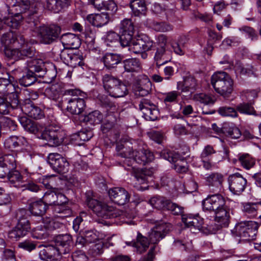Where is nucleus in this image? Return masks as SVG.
I'll list each match as a JSON object with an SVG mask.
<instances>
[{
    "mask_svg": "<svg viewBox=\"0 0 261 261\" xmlns=\"http://www.w3.org/2000/svg\"><path fill=\"white\" fill-rule=\"evenodd\" d=\"M47 207L40 199L36 201H30L29 203L28 210L34 216H42L47 211Z\"/></svg>",
    "mask_w": 261,
    "mask_h": 261,
    "instance_id": "obj_28",
    "label": "nucleus"
},
{
    "mask_svg": "<svg viewBox=\"0 0 261 261\" xmlns=\"http://www.w3.org/2000/svg\"><path fill=\"white\" fill-rule=\"evenodd\" d=\"M36 32L41 42L50 44L59 37L61 29L57 25H42L36 28Z\"/></svg>",
    "mask_w": 261,
    "mask_h": 261,
    "instance_id": "obj_8",
    "label": "nucleus"
},
{
    "mask_svg": "<svg viewBox=\"0 0 261 261\" xmlns=\"http://www.w3.org/2000/svg\"><path fill=\"white\" fill-rule=\"evenodd\" d=\"M123 64L125 71L127 72H137L141 68L140 62L136 58L124 60Z\"/></svg>",
    "mask_w": 261,
    "mask_h": 261,
    "instance_id": "obj_39",
    "label": "nucleus"
},
{
    "mask_svg": "<svg viewBox=\"0 0 261 261\" xmlns=\"http://www.w3.org/2000/svg\"><path fill=\"white\" fill-rule=\"evenodd\" d=\"M9 7H17L16 10L19 11L22 15L16 14L14 16L0 18V30L6 27L17 29L20 24L22 18L28 23H33L36 26L39 22V13L36 5L31 4L30 0H7Z\"/></svg>",
    "mask_w": 261,
    "mask_h": 261,
    "instance_id": "obj_1",
    "label": "nucleus"
},
{
    "mask_svg": "<svg viewBox=\"0 0 261 261\" xmlns=\"http://www.w3.org/2000/svg\"><path fill=\"white\" fill-rule=\"evenodd\" d=\"M15 217L17 220V224L31 226L28 220V215L25 209L21 208L17 210L15 213Z\"/></svg>",
    "mask_w": 261,
    "mask_h": 261,
    "instance_id": "obj_49",
    "label": "nucleus"
},
{
    "mask_svg": "<svg viewBox=\"0 0 261 261\" xmlns=\"http://www.w3.org/2000/svg\"><path fill=\"white\" fill-rule=\"evenodd\" d=\"M71 0H46V8L55 13H58L70 5Z\"/></svg>",
    "mask_w": 261,
    "mask_h": 261,
    "instance_id": "obj_33",
    "label": "nucleus"
},
{
    "mask_svg": "<svg viewBox=\"0 0 261 261\" xmlns=\"http://www.w3.org/2000/svg\"><path fill=\"white\" fill-rule=\"evenodd\" d=\"M182 222L187 227L200 230L203 224V219L199 215L182 214L181 216Z\"/></svg>",
    "mask_w": 261,
    "mask_h": 261,
    "instance_id": "obj_23",
    "label": "nucleus"
},
{
    "mask_svg": "<svg viewBox=\"0 0 261 261\" xmlns=\"http://www.w3.org/2000/svg\"><path fill=\"white\" fill-rule=\"evenodd\" d=\"M123 59L120 55L113 53H107L102 58L105 66L108 69H112L116 67Z\"/></svg>",
    "mask_w": 261,
    "mask_h": 261,
    "instance_id": "obj_29",
    "label": "nucleus"
},
{
    "mask_svg": "<svg viewBox=\"0 0 261 261\" xmlns=\"http://www.w3.org/2000/svg\"><path fill=\"white\" fill-rule=\"evenodd\" d=\"M135 27L130 19H123L120 24V32L134 34Z\"/></svg>",
    "mask_w": 261,
    "mask_h": 261,
    "instance_id": "obj_53",
    "label": "nucleus"
},
{
    "mask_svg": "<svg viewBox=\"0 0 261 261\" xmlns=\"http://www.w3.org/2000/svg\"><path fill=\"white\" fill-rule=\"evenodd\" d=\"M15 33L10 32L3 35L1 37V42L5 47H9V46L15 44Z\"/></svg>",
    "mask_w": 261,
    "mask_h": 261,
    "instance_id": "obj_55",
    "label": "nucleus"
},
{
    "mask_svg": "<svg viewBox=\"0 0 261 261\" xmlns=\"http://www.w3.org/2000/svg\"><path fill=\"white\" fill-rule=\"evenodd\" d=\"M104 250V244L102 241H98L95 244L91 247L89 250V253L93 257L102 254Z\"/></svg>",
    "mask_w": 261,
    "mask_h": 261,
    "instance_id": "obj_54",
    "label": "nucleus"
},
{
    "mask_svg": "<svg viewBox=\"0 0 261 261\" xmlns=\"http://www.w3.org/2000/svg\"><path fill=\"white\" fill-rule=\"evenodd\" d=\"M87 20L90 23L96 27H101L109 21V16L107 13L90 14L87 16Z\"/></svg>",
    "mask_w": 261,
    "mask_h": 261,
    "instance_id": "obj_31",
    "label": "nucleus"
},
{
    "mask_svg": "<svg viewBox=\"0 0 261 261\" xmlns=\"http://www.w3.org/2000/svg\"><path fill=\"white\" fill-rule=\"evenodd\" d=\"M83 60V56L79 51L77 53H73V56H71L67 65L73 67L77 65L82 66L84 64Z\"/></svg>",
    "mask_w": 261,
    "mask_h": 261,
    "instance_id": "obj_59",
    "label": "nucleus"
},
{
    "mask_svg": "<svg viewBox=\"0 0 261 261\" xmlns=\"http://www.w3.org/2000/svg\"><path fill=\"white\" fill-rule=\"evenodd\" d=\"M110 199L118 205H124L129 201L130 194L123 188L114 187L108 191Z\"/></svg>",
    "mask_w": 261,
    "mask_h": 261,
    "instance_id": "obj_19",
    "label": "nucleus"
},
{
    "mask_svg": "<svg viewBox=\"0 0 261 261\" xmlns=\"http://www.w3.org/2000/svg\"><path fill=\"white\" fill-rule=\"evenodd\" d=\"M197 87L196 79L193 76H188L184 80L181 91L192 93L196 90Z\"/></svg>",
    "mask_w": 261,
    "mask_h": 261,
    "instance_id": "obj_45",
    "label": "nucleus"
},
{
    "mask_svg": "<svg viewBox=\"0 0 261 261\" xmlns=\"http://www.w3.org/2000/svg\"><path fill=\"white\" fill-rule=\"evenodd\" d=\"M7 178L11 183H15L16 182H24L25 180L24 177L21 175L20 172L15 169L12 170L8 174Z\"/></svg>",
    "mask_w": 261,
    "mask_h": 261,
    "instance_id": "obj_57",
    "label": "nucleus"
},
{
    "mask_svg": "<svg viewBox=\"0 0 261 261\" xmlns=\"http://www.w3.org/2000/svg\"><path fill=\"white\" fill-rule=\"evenodd\" d=\"M153 28L155 31L159 32H168L173 29L172 25L165 22H154Z\"/></svg>",
    "mask_w": 261,
    "mask_h": 261,
    "instance_id": "obj_64",
    "label": "nucleus"
},
{
    "mask_svg": "<svg viewBox=\"0 0 261 261\" xmlns=\"http://www.w3.org/2000/svg\"><path fill=\"white\" fill-rule=\"evenodd\" d=\"M211 84L215 91L224 98H228L233 90V81L225 72L215 73L211 77Z\"/></svg>",
    "mask_w": 261,
    "mask_h": 261,
    "instance_id": "obj_4",
    "label": "nucleus"
},
{
    "mask_svg": "<svg viewBox=\"0 0 261 261\" xmlns=\"http://www.w3.org/2000/svg\"><path fill=\"white\" fill-rule=\"evenodd\" d=\"M127 244H132L135 247L136 251L139 254H142L145 252L149 247L150 242L148 238L142 236L140 232L138 233L137 242H129Z\"/></svg>",
    "mask_w": 261,
    "mask_h": 261,
    "instance_id": "obj_34",
    "label": "nucleus"
},
{
    "mask_svg": "<svg viewBox=\"0 0 261 261\" xmlns=\"http://www.w3.org/2000/svg\"><path fill=\"white\" fill-rule=\"evenodd\" d=\"M218 112L220 115L224 117L237 118L239 116L236 107L234 108L227 106L221 107L218 109Z\"/></svg>",
    "mask_w": 261,
    "mask_h": 261,
    "instance_id": "obj_52",
    "label": "nucleus"
},
{
    "mask_svg": "<svg viewBox=\"0 0 261 261\" xmlns=\"http://www.w3.org/2000/svg\"><path fill=\"white\" fill-rule=\"evenodd\" d=\"M225 204L224 197L219 194L210 195L202 201L203 209L210 212H214L224 206Z\"/></svg>",
    "mask_w": 261,
    "mask_h": 261,
    "instance_id": "obj_17",
    "label": "nucleus"
},
{
    "mask_svg": "<svg viewBox=\"0 0 261 261\" xmlns=\"http://www.w3.org/2000/svg\"><path fill=\"white\" fill-rule=\"evenodd\" d=\"M55 248L60 255L69 253L72 249V238L69 234H59L54 238Z\"/></svg>",
    "mask_w": 261,
    "mask_h": 261,
    "instance_id": "obj_14",
    "label": "nucleus"
},
{
    "mask_svg": "<svg viewBox=\"0 0 261 261\" xmlns=\"http://www.w3.org/2000/svg\"><path fill=\"white\" fill-rule=\"evenodd\" d=\"M38 138L48 141L53 146H58L63 141L64 133L61 129L54 126H43Z\"/></svg>",
    "mask_w": 261,
    "mask_h": 261,
    "instance_id": "obj_11",
    "label": "nucleus"
},
{
    "mask_svg": "<svg viewBox=\"0 0 261 261\" xmlns=\"http://www.w3.org/2000/svg\"><path fill=\"white\" fill-rule=\"evenodd\" d=\"M229 188L234 194L240 195L245 189L247 180L239 173H236L229 176L228 178Z\"/></svg>",
    "mask_w": 261,
    "mask_h": 261,
    "instance_id": "obj_18",
    "label": "nucleus"
},
{
    "mask_svg": "<svg viewBox=\"0 0 261 261\" xmlns=\"http://www.w3.org/2000/svg\"><path fill=\"white\" fill-rule=\"evenodd\" d=\"M258 226V223L254 221L241 222L235 226L236 236H239L246 241L253 240L257 234Z\"/></svg>",
    "mask_w": 261,
    "mask_h": 261,
    "instance_id": "obj_9",
    "label": "nucleus"
},
{
    "mask_svg": "<svg viewBox=\"0 0 261 261\" xmlns=\"http://www.w3.org/2000/svg\"><path fill=\"white\" fill-rule=\"evenodd\" d=\"M47 163L52 169L59 174H64L68 171L69 163L61 154L57 153H49Z\"/></svg>",
    "mask_w": 261,
    "mask_h": 261,
    "instance_id": "obj_12",
    "label": "nucleus"
},
{
    "mask_svg": "<svg viewBox=\"0 0 261 261\" xmlns=\"http://www.w3.org/2000/svg\"><path fill=\"white\" fill-rule=\"evenodd\" d=\"M22 47V49L20 50V59H23L25 58H32L35 55V49L33 47H28V45H25Z\"/></svg>",
    "mask_w": 261,
    "mask_h": 261,
    "instance_id": "obj_62",
    "label": "nucleus"
},
{
    "mask_svg": "<svg viewBox=\"0 0 261 261\" xmlns=\"http://www.w3.org/2000/svg\"><path fill=\"white\" fill-rule=\"evenodd\" d=\"M120 156L125 158H133L139 164L145 165L153 160V153L149 150L142 149L134 151L133 147L126 148V150L119 153Z\"/></svg>",
    "mask_w": 261,
    "mask_h": 261,
    "instance_id": "obj_10",
    "label": "nucleus"
},
{
    "mask_svg": "<svg viewBox=\"0 0 261 261\" xmlns=\"http://www.w3.org/2000/svg\"><path fill=\"white\" fill-rule=\"evenodd\" d=\"M91 193L89 191L86 193V203L87 206L99 217L104 219H111L116 217V210L113 206L99 201L91 196Z\"/></svg>",
    "mask_w": 261,
    "mask_h": 261,
    "instance_id": "obj_6",
    "label": "nucleus"
},
{
    "mask_svg": "<svg viewBox=\"0 0 261 261\" xmlns=\"http://www.w3.org/2000/svg\"><path fill=\"white\" fill-rule=\"evenodd\" d=\"M93 133L91 130H82L73 135L72 139L76 141V144L80 145L83 144V142H80L81 141H87L93 137Z\"/></svg>",
    "mask_w": 261,
    "mask_h": 261,
    "instance_id": "obj_46",
    "label": "nucleus"
},
{
    "mask_svg": "<svg viewBox=\"0 0 261 261\" xmlns=\"http://www.w3.org/2000/svg\"><path fill=\"white\" fill-rule=\"evenodd\" d=\"M19 121L24 129L31 133L40 135L43 125L32 121L25 116H19Z\"/></svg>",
    "mask_w": 261,
    "mask_h": 261,
    "instance_id": "obj_24",
    "label": "nucleus"
},
{
    "mask_svg": "<svg viewBox=\"0 0 261 261\" xmlns=\"http://www.w3.org/2000/svg\"><path fill=\"white\" fill-rule=\"evenodd\" d=\"M41 199L43 201L47 208L48 206L59 205L65 203L67 198L65 196L57 192V189L46 192Z\"/></svg>",
    "mask_w": 261,
    "mask_h": 261,
    "instance_id": "obj_15",
    "label": "nucleus"
},
{
    "mask_svg": "<svg viewBox=\"0 0 261 261\" xmlns=\"http://www.w3.org/2000/svg\"><path fill=\"white\" fill-rule=\"evenodd\" d=\"M73 49L68 48H62L61 47H56L54 48V54L59 56L61 60L67 65L71 56H73Z\"/></svg>",
    "mask_w": 261,
    "mask_h": 261,
    "instance_id": "obj_42",
    "label": "nucleus"
},
{
    "mask_svg": "<svg viewBox=\"0 0 261 261\" xmlns=\"http://www.w3.org/2000/svg\"><path fill=\"white\" fill-rule=\"evenodd\" d=\"M253 102H243L236 106L237 112L249 115H256V111L253 107Z\"/></svg>",
    "mask_w": 261,
    "mask_h": 261,
    "instance_id": "obj_43",
    "label": "nucleus"
},
{
    "mask_svg": "<svg viewBox=\"0 0 261 261\" xmlns=\"http://www.w3.org/2000/svg\"><path fill=\"white\" fill-rule=\"evenodd\" d=\"M215 212V221L220 224L221 227H226L228 225L229 222V209L224 204L220 208H218Z\"/></svg>",
    "mask_w": 261,
    "mask_h": 261,
    "instance_id": "obj_27",
    "label": "nucleus"
},
{
    "mask_svg": "<svg viewBox=\"0 0 261 261\" xmlns=\"http://www.w3.org/2000/svg\"><path fill=\"white\" fill-rule=\"evenodd\" d=\"M170 211L174 215H181L183 214L184 208L175 203H173L170 200L167 199L165 209Z\"/></svg>",
    "mask_w": 261,
    "mask_h": 261,
    "instance_id": "obj_51",
    "label": "nucleus"
},
{
    "mask_svg": "<svg viewBox=\"0 0 261 261\" xmlns=\"http://www.w3.org/2000/svg\"><path fill=\"white\" fill-rule=\"evenodd\" d=\"M27 71L19 79V83L24 87L29 86L37 80V77H43L46 73L44 62L41 59H34L27 61Z\"/></svg>",
    "mask_w": 261,
    "mask_h": 261,
    "instance_id": "obj_3",
    "label": "nucleus"
},
{
    "mask_svg": "<svg viewBox=\"0 0 261 261\" xmlns=\"http://www.w3.org/2000/svg\"><path fill=\"white\" fill-rule=\"evenodd\" d=\"M100 106L106 108L108 111L114 112L117 110L116 106L114 102L111 101L108 96L102 95L98 97Z\"/></svg>",
    "mask_w": 261,
    "mask_h": 261,
    "instance_id": "obj_47",
    "label": "nucleus"
},
{
    "mask_svg": "<svg viewBox=\"0 0 261 261\" xmlns=\"http://www.w3.org/2000/svg\"><path fill=\"white\" fill-rule=\"evenodd\" d=\"M129 7L135 16L144 15L146 14L147 7L145 0H132Z\"/></svg>",
    "mask_w": 261,
    "mask_h": 261,
    "instance_id": "obj_36",
    "label": "nucleus"
},
{
    "mask_svg": "<svg viewBox=\"0 0 261 261\" xmlns=\"http://www.w3.org/2000/svg\"><path fill=\"white\" fill-rule=\"evenodd\" d=\"M172 58V52L166 47L157 46L154 55V60L156 62V65L159 67L164 65Z\"/></svg>",
    "mask_w": 261,
    "mask_h": 261,
    "instance_id": "obj_25",
    "label": "nucleus"
},
{
    "mask_svg": "<svg viewBox=\"0 0 261 261\" xmlns=\"http://www.w3.org/2000/svg\"><path fill=\"white\" fill-rule=\"evenodd\" d=\"M171 225L169 223H162L155 226L149 232V242L154 246L164 238L170 230Z\"/></svg>",
    "mask_w": 261,
    "mask_h": 261,
    "instance_id": "obj_16",
    "label": "nucleus"
},
{
    "mask_svg": "<svg viewBox=\"0 0 261 261\" xmlns=\"http://www.w3.org/2000/svg\"><path fill=\"white\" fill-rule=\"evenodd\" d=\"M49 233L45 225L37 227L34 231V236L37 239H44L48 238Z\"/></svg>",
    "mask_w": 261,
    "mask_h": 261,
    "instance_id": "obj_56",
    "label": "nucleus"
},
{
    "mask_svg": "<svg viewBox=\"0 0 261 261\" xmlns=\"http://www.w3.org/2000/svg\"><path fill=\"white\" fill-rule=\"evenodd\" d=\"M21 112L35 119H40L44 117V113L41 108L35 106L30 99L25 100V103L22 105Z\"/></svg>",
    "mask_w": 261,
    "mask_h": 261,
    "instance_id": "obj_21",
    "label": "nucleus"
},
{
    "mask_svg": "<svg viewBox=\"0 0 261 261\" xmlns=\"http://www.w3.org/2000/svg\"><path fill=\"white\" fill-rule=\"evenodd\" d=\"M26 142V139L24 137L12 136L5 140L4 147L6 149L13 150L18 147L24 145Z\"/></svg>",
    "mask_w": 261,
    "mask_h": 261,
    "instance_id": "obj_35",
    "label": "nucleus"
},
{
    "mask_svg": "<svg viewBox=\"0 0 261 261\" xmlns=\"http://www.w3.org/2000/svg\"><path fill=\"white\" fill-rule=\"evenodd\" d=\"M37 243L35 242L29 240L20 242L18 244V247L19 248L23 249L29 252H31L35 249Z\"/></svg>",
    "mask_w": 261,
    "mask_h": 261,
    "instance_id": "obj_63",
    "label": "nucleus"
},
{
    "mask_svg": "<svg viewBox=\"0 0 261 261\" xmlns=\"http://www.w3.org/2000/svg\"><path fill=\"white\" fill-rule=\"evenodd\" d=\"M119 41L122 47L129 46V50L134 54L140 55L141 58L146 59L147 51L151 50L155 43L146 35L133 38L134 34L120 32Z\"/></svg>",
    "mask_w": 261,
    "mask_h": 261,
    "instance_id": "obj_2",
    "label": "nucleus"
},
{
    "mask_svg": "<svg viewBox=\"0 0 261 261\" xmlns=\"http://www.w3.org/2000/svg\"><path fill=\"white\" fill-rule=\"evenodd\" d=\"M161 156L170 162L174 163V168L176 172L185 173L187 171L188 168L185 165L186 163L183 158L180 159L179 153H173L171 151L164 150L161 152Z\"/></svg>",
    "mask_w": 261,
    "mask_h": 261,
    "instance_id": "obj_20",
    "label": "nucleus"
},
{
    "mask_svg": "<svg viewBox=\"0 0 261 261\" xmlns=\"http://www.w3.org/2000/svg\"><path fill=\"white\" fill-rule=\"evenodd\" d=\"M239 161L243 168L247 170L251 169L255 164V160L248 153L241 155Z\"/></svg>",
    "mask_w": 261,
    "mask_h": 261,
    "instance_id": "obj_48",
    "label": "nucleus"
},
{
    "mask_svg": "<svg viewBox=\"0 0 261 261\" xmlns=\"http://www.w3.org/2000/svg\"><path fill=\"white\" fill-rule=\"evenodd\" d=\"M167 199L163 197H153L150 199V204L157 209H165V203Z\"/></svg>",
    "mask_w": 261,
    "mask_h": 261,
    "instance_id": "obj_58",
    "label": "nucleus"
},
{
    "mask_svg": "<svg viewBox=\"0 0 261 261\" xmlns=\"http://www.w3.org/2000/svg\"><path fill=\"white\" fill-rule=\"evenodd\" d=\"M224 180L223 176L219 173H213L207 177L206 181L208 185L220 189Z\"/></svg>",
    "mask_w": 261,
    "mask_h": 261,
    "instance_id": "obj_44",
    "label": "nucleus"
},
{
    "mask_svg": "<svg viewBox=\"0 0 261 261\" xmlns=\"http://www.w3.org/2000/svg\"><path fill=\"white\" fill-rule=\"evenodd\" d=\"M31 229V226L17 224L8 233V237L14 240H18L26 236Z\"/></svg>",
    "mask_w": 261,
    "mask_h": 261,
    "instance_id": "obj_30",
    "label": "nucleus"
},
{
    "mask_svg": "<svg viewBox=\"0 0 261 261\" xmlns=\"http://www.w3.org/2000/svg\"><path fill=\"white\" fill-rule=\"evenodd\" d=\"M102 82L106 91L111 97L119 98L128 93L126 86L116 76L106 74L102 76Z\"/></svg>",
    "mask_w": 261,
    "mask_h": 261,
    "instance_id": "obj_5",
    "label": "nucleus"
},
{
    "mask_svg": "<svg viewBox=\"0 0 261 261\" xmlns=\"http://www.w3.org/2000/svg\"><path fill=\"white\" fill-rule=\"evenodd\" d=\"M62 43L66 48L70 49H77L81 45V40L75 34L68 33L64 34L61 37Z\"/></svg>",
    "mask_w": 261,
    "mask_h": 261,
    "instance_id": "obj_32",
    "label": "nucleus"
},
{
    "mask_svg": "<svg viewBox=\"0 0 261 261\" xmlns=\"http://www.w3.org/2000/svg\"><path fill=\"white\" fill-rule=\"evenodd\" d=\"M194 98L196 101L205 105L213 104L215 101L210 95L205 93L195 94Z\"/></svg>",
    "mask_w": 261,
    "mask_h": 261,
    "instance_id": "obj_60",
    "label": "nucleus"
},
{
    "mask_svg": "<svg viewBox=\"0 0 261 261\" xmlns=\"http://www.w3.org/2000/svg\"><path fill=\"white\" fill-rule=\"evenodd\" d=\"M82 93V91L78 89H69L64 92L65 101L67 102L66 110L71 114L79 115L85 109V100L79 97Z\"/></svg>",
    "mask_w": 261,
    "mask_h": 261,
    "instance_id": "obj_7",
    "label": "nucleus"
},
{
    "mask_svg": "<svg viewBox=\"0 0 261 261\" xmlns=\"http://www.w3.org/2000/svg\"><path fill=\"white\" fill-rule=\"evenodd\" d=\"M139 108L147 120H156L159 116V111L156 105L148 99L142 98L139 105Z\"/></svg>",
    "mask_w": 261,
    "mask_h": 261,
    "instance_id": "obj_13",
    "label": "nucleus"
},
{
    "mask_svg": "<svg viewBox=\"0 0 261 261\" xmlns=\"http://www.w3.org/2000/svg\"><path fill=\"white\" fill-rule=\"evenodd\" d=\"M39 257L41 260L45 261H59L58 258L60 256V254L53 245L39 246Z\"/></svg>",
    "mask_w": 261,
    "mask_h": 261,
    "instance_id": "obj_22",
    "label": "nucleus"
},
{
    "mask_svg": "<svg viewBox=\"0 0 261 261\" xmlns=\"http://www.w3.org/2000/svg\"><path fill=\"white\" fill-rule=\"evenodd\" d=\"M0 165H2L10 171L16 168V160L11 154H5L0 156Z\"/></svg>",
    "mask_w": 261,
    "mask_h": 261,
    "instance_id": "obj_41",
    "label": "nucleus"
},
{
    "mask_svg": "<svg viewBox=\"0 0 261 261\" xmlns=\"http://www.w3.org/2000/svg\"><path fill=\"white\" fill-rule=\"evenodd\" d=\"M156 171L153 167L149 168H134L132 169V174L136 179L141 184L146 182L148 178L151 177Z\"/></svg>",
    "mask_w": 261,
    "mask_h": 261,
    "instance_id": "obj_26",
    "label": "nucleus"
},
{
    "mask_svg": "<svg viewBox=\"0 0 261 261\" xmlns=\"http://www.w3.org/2000/svg\"><path fill=\"white\" fill-rule=\"evenodd\" d=\"M5 96L7 97V99L9 100L8 102L10 103V108L11 107L13 109H16L21 112L22 106L20 103L19 93L18 92H13L12 91Z\"/></svg>",
    "mask_w": 261,
    "mask_h": 261,
    "instance_id": "obj_40",
    "label": "nucleus"
},
{
    "mask_svg": "<svg viewBox=\"0 0 261 261\" xmlns=\"http://www.w3.org/2000/svg\"><path fill=\"white\" fill-rule=\"evenodd\" d=\"M4 54L8 58L15 60L20 59V49L18 48L12 49L9 47L4 48Z\"/></svg>",
    "mask_w": 261,
    "mask_h": 261,
    "instance_id": "obj_61",
    "label": "nucleus"
},
{
    "mask_svg": "<svg viewBox=\"0 0 261 261\" xmlns=\"http://www.w3.org/2000/svg\"><path fill=\"white\" fill-rule=\"evenodd\" d=\"M151 90V83L148 79L141 81L135 88L136 94L140 96H147Z\"/></svg>",
    "mask_w": 261,
    "mask_h": 261,
    "instance_id": "obj_37",
    "label": "nucleus"
},
{
    "mask_svg": "<svg viewBox=\"0 0 261 261\" xmlns=\"http://www.w3.org/2000/svg\"><path fill=\"white\" fill-rule=\"evenodd\" d=\"M103 118V114L100 111L95 110L85 115L83 121L91 125H95L101 123Z\"/></svg>",
    "mask_w": 261,
    "mask_h": 261,
    "instance_id": "obj_38",
    "label": "nucleus"
},
{
    "mask_svg": "<svg viewBox=\"0 0 261 261\" xmlns=\"http://www.w3.org/2000/svg\"><path fill=\"white\" fill-rule=\"evenodd\" d=\"M14 90V87L10 81L7 78H0V94L6 95Z\"/></svg>",
    "mask_w": 261,
    "mask_h": 261,
    "instance_id": "obj_50",
    "label": "nucleus"
}]
</instances>
